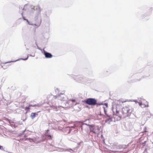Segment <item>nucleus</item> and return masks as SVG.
Listing matches in <instances>:
<instances>
[{
    "label": "nucleus",
    "instance_id": "obj_1",
    "mask_svg": "<svg viewBox=\"0 0 153 153\" xmlns=\"http://www.w3.org/2000/svg\"><path fill=\"white\" fill-rule=\"evenodd\" d=\"M47 98L48 101V104L56 111H57L58 108L61 106L59 105L58 103H56L58 100L65 101L68 99L67 97L64 93H60L55 96L52 94H50L48 96Z\"/></svg>",
    "mask_w": 153,
    "mask_h": 153
},
{
    "label": "nucleus",
    "instance_id": "obj_2",
    "mask_svg": "<svg viewBox=\"0 0 153 153\" xmlns=\"http://www.w3.org/2000/svg\"><path fill=\"white\" fill-rule=\"evenodd\" d=\"M87 123H84L82 122H76L74 124L75 127H80L81 130H85V126H89V128L90 131L92 132L95 134H97L99 132L100 129L99 127L97 126H96L94 124L90 125L89 123H90V120L89 119L86 120L84 122H87Z\"/></svg>",
    "mask_w": 153,
    "mask_h": 153
},
{
    "label": "nucleus",
    "instance_id": "obj_3",
    "mask_svg": "<svg viewBox=\"0 0 153 153\" xmlns=\"http://www.w3.org/2000/svg\"><path fill=\"white\" fill-rule=\"evenodd\" d=\"M30 10L32 12H34L35 10L36 11V16L35 17V24H33L29 22L27 19H26V20H25V21H26L27 22L28 25L33 26L35 25L36 26V28L38 27L40 25L42 22L40 7L39 6H33L31 7Z\"/></svg>",
    "mask_w": 153,
    "mask_h": 153
},
{
    "label": "nucleus",
    "instance_id": "obj_4",
    "mask_svg": "<svg viewBox=\"0 0 153 153\" xmlns=\"http://www.w3.org/2000/svg\"><path fill=\"white\" fill-rule=\"evenodd\" d=\"M132 111V110L130 107L126 106L122 108L121 112L123 117H126L130 116Z\"/></svg>",
    "mask_w": 153,
    "mask_h": 153
},
{
    "label": "nucleus",
    "instance_id": "obj_5",
    "mask_svg": "<svg viewBox=\"0 0 153 153\" xmlns=\"http://www.w3.org/2000/svg\"><path fill=\"white\" fill-rule=\"evenodd\" d=\"M85 102L87 104L91 105H98L102 104V103H97V100L93 98H87L85 100Z\"/></svg>",
    "mask_w": 153,
    "mask_h": 153
},
{
    "label": "nucleus",
    "instance_id": "obj_6",
    "mask_svg": "<svg viewBox=\"0 0 153 153\" xmlns=\"http://www.w3.org/2000/svg\"><path fill=\"white\" fill-rule=\"evenodd\" d=\"M73 78L75 80L79 82H84L87 80L86 78L82 75L74 76Z\"/></svg>",
    "mask_w": 153,
    "mask_h": 153
},
{
    "label": "nucleus",
    "instance_id": "obj_7",
    "mask_svg": "<svg viewBox=\"0 0 153 153\" xmlns=\"http://www.w3.org/2000/svg\"><path fill=\"white\" fill-rule=\"evenodd\" d=\"M28 56H27V58H26L25 59L21 58L20 59H18L16 60H15V61H8V62H1V64H0V65L2 68H3L4 69H5L8 68V67L9 66V65H2L3 64H7V63H10V62H15L17 61H19L20 60H26L28 59Z\"/></svg>",
    "mask_w": 153,
    "mask_h": 153
},
{
    "label": "nucleus",
    "instance_id": "obj_8",
    "mask_svg": "<svg viewBox=\"0 0 153 153\" xmlns=\"http://www.w3.org/2000/svg\"><path fill=\"white\" fill-rule=\"evenodd\" d=\"M140 99H141V100H139L140 101L139 102L137 101L136 100H134L133 101L135 102L136 103H138L139 105L142 108L148 107L149 105L147 102L146 101V102L147 103V105H146V104H143L142 103L143 102L145 101V100L143 99H141V98H140Z\"/></svg>",
    "mask_w": 153,
    "mask_h": 153
},
{
    "label": "nucleus",
    "instance_id": "obj_9",
    "mask_svg": "<svg viewBox=\"0 0 153 153\" xmlns=\"http://www.w3.org/2000/svg\"><path fill=\"white\" fill-rule=\"evenodd\" d=\"M43 53L46 58H51L53 56L52 55L51 53L46 51L44 49L43 50Z\"/></svg>",
    "mask_w": 153,
    "mask_h": 153
},
{
    "label": "nucleus",
    "instance_id": "obj_10",
    "mask_svg": "<svg viewBox=\"0 0 153 153\" xmlns=\"http://www.w3.org/2000/svg\"><path fill=\"white\" fill-rule=\"evenodd\" d=\"M107 118L105 120V122L108 124H111V122L112 121V116L110 115H107Z\"/></svg>",
    "mask_w": 153,
    "mask_h": 153
},
{
    "label": "nucleus",
    "instance_id": "obj_11",
    "mask_svg": "<svg viewBox=\"0 0 153 153\" xmlns=\"http://www.w3.org/2000/svg\"><path fill=\"white\" fill-rule=\"evenodd\" d=\"M27 6V4H26L25 5L24 7L22 8V7H19V13H21L22 12H23L22 11V10L25 11L26 10V7Z\"/></svg>",
    "mask_w": 153,
    "mask_h": 153
},
{
    "label": "nucleus",
    "instance_id": "obj_12",
    "mask_svg": "<svg viewBox=\"0 0 153 153\" xmlns=\"http://www.w3.org/2000/svg\"><path fill=\"white\" fill-rule=\"evenodd\" d=\"M70 102L69 101H68L67 102H66L65 106H61V107H62L63 108H68L70 107L71 105V104L70 105H69V103Z\"/></svg>",
    "mask_w": 153,
    "mask_h": 153
},
{
    "label": "nucleus",
    "instance_id": "obj_13",
    "mask_svg": "<svg viewBox=\"0 0 153 153\" xmlns=\"http://www.w3.org/2000/svg\"><path fill=\"white\" fill-rule=\"evenodd\" d=\"M37 115V114L36 113H31L30 115V117L32 119H33L36 117V115Z\"/></svg>",
    "mask_w": 153,
    "mask_h": 153
},
{
    "label": "nucleus",
    "instance_id": "obj_14",
    "mask_svg": "<svg viewBox=\"0 0 153 153\" xmlns=\"http://www.w3.org/2000/svg\"><path fill=\"white\" fill-rule=\"evenodd\" d=\"M64 130L67 131V133H69L71 131V128L69 127H67L64 129Z\"/></svg>",
    "mask_w": 153,
    "mask_h": 153
},
{
    "label": "nucleus",
    "instance_id": "obj_15",
    "mask_svg": "<svg viewBox=\"0 0 153 153\" xmlns=\"http://www.w3.org/2000/svg\"><path fill=\"white\" fill-rule=\"evenodd\" d=\"M71 151H73L72 149H62V150L61 151L62 152L68 151V152H71Z\"/></svg>",
    "mask_w": 153,
    "mask_h": 153
},
{
    "label": "nucleus",
    "instance_id": "obj_16",
    "mask_svg": "<svg viewBox=\"0 0 153 153\" xmlns=\"http://www.w3.org/2000/svg\"><path fill=\"white\" fill-rule=\"evenodd\" d=\"M105 73L106 74V75H108L109 74H110L111 73V71L110 70L108 69L106 71V72H105Z\"/></svg>",
    "mask_w": 153,
    "mask_h": 153
},
{
    "label": "nucleus",
    "instance_id": "obj_17",
    "mask_svg": "<svg viewBox=\"0 0 153 153\" xmlns=\"http://www.w3.org/2000/svg\"><path fill=\"white\" fill-rule=\"evenodd\" d=\"M29 106L30 107H35V106H37L38 107L39 106V104H34V105L30 104L29 105Z\"/></svg>",
    "mask_w": 153,
    "mask_h": 153
},
{
    "label": "nucleus",
    "instance_id": "obj_18",
    "mask_svg": "<svg viewBox=\"0 0 153 153\" xmlns=\"http://www.w3.org/2000/svg\"><path fill=\"white\" fill-rule=\"evenodd\" d=\"M148 11L149 14L151 13L152 10V7H149L148 8Z\"/></svg>",
    "mask_w": 153,
    "mask_h": 153
},
{
    "label": "nucleus",
    "instance_id": "obj_19",
    "mask_svg": "<svg viewBox=\"0 0 153 153\" xmlns=\"http://www.w3.org/2000/svg\"><path fill=\"white\" fill-rule=\"evenodd\" d=\"M116 115L120 117V115L119 114V111L117 109H116Z\"/></svg>",
    "mask_w": 153,
    "mask_h": 153
},
{
    "label": "nucleus",
    "instance_id": "obj_20",
    "mask_svg": "<svg viewBox=\"0 0 153 153\" xmlns=\"http://www.w3.org/2000/svg\"><path fill=\"white\" fill-rule=\"evenodd\" d=\"M3 98V95L1 94H0V101L2 100Z\"/></svg>",
    "mask_w": 153,
    "mask_h": 153
},
{
    "label": "nucleus",
    "instance_id": "obj_21",
    "mask_svg": "<svg viewBox=\"0 0 153 153\" xmlns=\"http://www.w3.org/2000/svg\"><path fill=\"white\" fill-rule=\"evenodd\" d=\"M23 12H22L21 13V15H22V18L24 20H26V19L25 18V17H24V16H23Z\"/></svg>",
    "mask_w": 153,
    "mask_h": 153
},
{
    "label": "nucleus",
    "instance_id": "obj_22",
    "mask_svg": "<svg viewBox=\"0 0 153 153\" xmlns=\"http://www.w3.org/2000/svg\"><path fill=\"white\" fill-rule=\"evenodd\" d=\"M142 79V78H137L135 80V81L136 82L137 81H140L141 79Z\"/></svg>",
    "mask_w": 153,
    "mask_h": 153
},
{
    "label": "nucleus",
    "instance_id": "obj_23",
    "mask_svg": "<svg viewBox=\"0 0 153 153\" xmlns=\"http://www.w3.org/2000/svg\"><path fill=\"white\" fill-rule=\"evenodd\" d=\"M140 74H137V73H136V74H134V76L135 77H136V76H140Z\"/></svg>",
    "mask_w": 153,
    "mask_h": 153
},
{
    "label": "nucleus",
    "instance_id": "obj_24",
    "mask_svg": "<svg viewBox=\"0 0 153 153\" xmlns=\"http://www.w3.org/2000/svg\"><path fill=\"white\" fill-rule=\"evenodd\" d=\"M30 107L29 105L28 106L26 107L25 108V110H27L29 109H30Z\"/></svg>",
    "mask_w": 153,
    "mask_h": 153
},
{
    "label": "nucleus",
    "instance_id": "obj_25",
    "mask_svg": "<svg viewBox=\"0 0 153 153\" xmlns=\"http://www.w3.org/2000/svg\"><path fill=\"white\" fill-rule=\"evenodd\" d=\"M47 135L49 137V139H51V136L50 134H47Z\"/></svg>",
    "mask_w": 153,
    "mask_h": 153
},
{
    "label": "nucleus",
    "instance_id": "obj_26",
    "mask_svg": "<svg viewBox=\"0 0 153 153\" xmlns=\"http://www.w3.org/2000/svg\"><path fill=\"white\" fill-rule=\"evenodd\" d=\"M0 149H1L2 150H4V149L3 148V146H1L0 145Z\"/></svg>",
    "mask_w": 153,
    "mask_h": 153
},
{
    "label": "nucleus",
    "instance_id": "obj_27",
    "mask_svg": "<svg viewBox=\"0 0 153 153\" xmlns=\"http://www.w3.org/2000/svg\"><path fill=\"white\" fill-rule=\"evenodd\" d=\"M103 108H104V113H105V114H106V115L107 116V115H108V114H107L106 113V111L105 110V107H103Z\"/></svg>",
    "mask_w": 153,
    "mask_h": 153
},
{
    "label": "nucleus",
    "instance_id": "obj_28",
    "mask_svg": "<svg viewBox=\"0 0 153 153\" xmlns=\"http://www.w3.org/2000/svg\"><path fill=\"white\" fill-rule=\"evenodd\" d=\"M55 91L56 93H57L59 91V89L58 88H56L55 89Z\"/></svg>",
    "mask_w": 153,
    "mask_h": 153
},
{
    "label": "nucleus",
    "instance_id": "obj_29",
    "mask_svg": "<svg viewBox=\"0 0 153 153\" xmlns=\"http://www.w3.org/2000/svg\"><path fill=\"white\" fill-rule=\"evenodd\" d=\"M71 101L73 102H75V99L70 100L69 101Z\"/></svg>",
    "mask_w": 153,
    "mask_h": 153
},
{
    "label": "nucleus",
    "instance_id": "obj_30",
    "mask_svg": "<svg viewBox=\"0 0 153 153\" xmlns=\"http://www.w3.org/2000/svg\"><path fill=\"white\" fill-rule=\"evenodd\" d=\"M52 124H53L52 123H49V126H53L52 125Z\"/></svg>",
    "mask_w": 153,
    "mask_h": 153
},
{
    "label": "nucleus",
    "instance_id": "obj_31",
    "mask_svg": "<svg viewBox=\"0 0 153 153\" xmlns=\"http://www.w3.org/2000/svg\"><path fill=\"white\" fill-rule=\"evenodd\" d=\"M120 102H121L122 103H123L124 102H126V101H123L122 100H120Z\"/></svg>",
    "mask_w": 153,
    "mask_h": 153
},
{
    "label": "nucleus",
    "instance_id": "obj_32",
    "mask_svg": "<svg viewBox=\"0 0 153 153\" xmlns=\"http://www.w3.org/2000/svg\"><path fill=\"white\" fill-rule=\"evenodd\" d=\"M29 56H35V54H34L33 55H29Z\"/></svg>",
    "mask_w": 153,
    "mask_h": 153
},
{
    "label": "nucleus",
    "instance_id": "obj_33",
    "mask_svg": "<svg viewBox=\"0 0 153 153\" xmlns=\"http://www.w3.org/2000/svg\"><path fill=\"white\" fill-rule=\"evenodd\" d=\"M149 76V74H148L147 75L145 76L144 77L145 78L146 77H148V76Z\"/></svg>",
    "mask_w": 153,
    "mask_h": 153
},
{
    "label": "nucleus",
    "instance_id": "obj_34",
    "mask_svg": "<svg viewBox=\"0 0 153 153\" xmlns=\"http://www.w3.org/2000/svg\"><path fill=\"white\" fill-rule=\"evenodd\" d=\"M147 152V149H145V150H144V152Z\"/></svg>",
    "mask_w": 153,
    "mask_h": 153
},
{
    "label": "nucleus",
    "instance_id": "obj_35",
    "mask_svg": "<svg viewBox=\"0 0 153 153\" xmlns=\"http://www.w3.org/2000/svg\"><path fill=\"white\" fill-rule=\"evenodd\" d=\"M105 105H106V107H107V106H108V105H107V104H106V103H105Z\"/></svg>",
    "mask_w": 153,
    "mask_h": 153
},
{
    "label": "nucleus",
    "instance_id": "obj_36",
    "mask_svg": "<svg viewBox=\"0 0 153 153\" xmlns=\"http://www.w3.org/2000/svg\"><path fill=\"white\" fill-rule=\"evenodd\" d=\"M50 110H51V109L49 108L48 110L49 111V112H50Z\"/></svg>",
    "mask_w": 153,
    "mask_h": 153
},
{
    "label": "nucleus",
    "instance_id": "obj_37",
    "mask_svg": "<svg viewBox=\"0 0 153 153\" xmlns=\"http://www.w3.org/2000/svg\"><path fill=\"white\" fill-rule=\"evenodd\" d=\"M112 152H117L118 151H112Z\"/></svg>",
    "mask_w": 153,
    "mask_h": 153
},
{
    "label": "nucleus",
    "instance_id": "obj_38",
    "mask_svg": "<svg viewBox=\"0 0 153 153\" xmlns=\"http://www.w3.org/2000/svg\"><path fill=\"white\" fill-rule=\"evenodd\" d=\"M142 18H143L144 17V16H143V15H142Z\"/></svg>",
    "mask_w": 153,
    "mask_h": 153
},
{
    "label": "nucleus",
    "instance_id": "obj_39",
    "mask_svg": "<svg viewBox=\"0 0 153 153\" xmlns=\"http://www.w3.org/2000/svg\"><path fill=\"white\" fill-rule=\"evenodd\" d=\"M45 15H46V16L47 17H48V16L47 15V14H46V13L45 14Z\"/></svg>",
    "mask_w": 153,
    "mask_h": 153
},
{
    "label": "nucleus",
    "instance_id": "obj_40",
    "mask_svg": "<svg viewBox=\"0 0 153 153\" xmlns=\"http://www.w3.org/2000/svg\"><path fill=\"white\" fill-rule=\"evenodd\" d=\"M25 131H25H23V133H24V132Z\"/></svg>",
    "mask_w": 153,
    "mask_h": 153
},
{
    "label": "nucleus",
    "instance_id": "obj_41",
    "mask_svg": "<svg viewBox=\"0 0 153 153\" xmlns=\"http://www.w3.org/2000/svg\"><path fill=\"white\" fill-rule=\"evenodd\" d=\"M27 50H28V48H27Z\"/></svg>",
    "mask_w": 153,
    "mask_h": 153
},
{
    "label": "nucleus",
    "instance_id": "obj_42",
    "mask_svg": "<svg viewBox=\"0 0 153 153\" xmlns=\"http://www.w3.org/2000/svg\"><path fill=\"white\" fill-rule=\"evenodd\" d=\"M113 113L114 114V111H113Z\"/></svg>",
    "mask_w": 153,
    "mask_h": 153
}]
</instances>
